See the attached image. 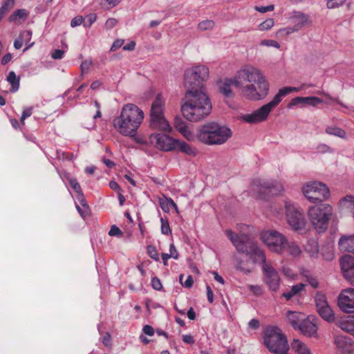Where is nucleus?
<instances>
[{"mask_svg":"<svg viewBox=\"0 0 354 354\" xmlns=\"http://www.w3.org/2000/svg\"><path fill=\"white\" fill-rule=\"evenodd\" d=\"M334 344L342 354H351L353 352V341L348 336L337 335L335 338Z\"/></svg>","mask_w":354,"mask_h":354,"instance_id":"18","label":"nucleus"},{"mask_svg":"<svg viewBox=\"0 0 354 354\" xmlns=\"http://www.w3.org/2000/svg\"><path fill=\"white\" fill-rule=\"evenodd\" d=\"M151 286L153 288L156 290H160L162 288L160 280L157 277H154L152 278Z\"/></svg>","mask_w":354,"mask_h":354,"instance_id":"47","label":"nucleus"},{"mask_svg":"<svg viewBox=\"0 0 354 354\" xmlns=\"http://www.w3.org/2000/svg\"><path fill=\"white\" fill-rule=\"evenodd\" d=\"M274 8V5H269L268 6H256L254 8L255 10L261 13H266L269 11H272Z\"/></svg>","mask_w":354,"mask_h":354,"instance_id":"49","label":"nucleus"},{"mask_svg":"<svg viewBox=\"0 0 354 354\" xmlns=\"http://www.w3.org/2000/svg\"><path fill=\"white\" fill-rule=\"evenodd\" d=\"M264 344L275 354H288L290 349L286 337L277 326H268L264 331Z\"/></svg>","mask_w":354,"mask_h":354,"instance_id":"7","label":"nucleus"},{"mask_svg":"<svg viewBox=\"0 0 354 354\" xmlns=\"http://www.w3.org/2000/svg\"><path fill=\"white\" fill-rule=\"evenodd\" d=\"M306 281L313 288H317L319 287V282L315 277L313 276H306Z\"/></svg>","mask_w":354,"mask_h":354,"instance_id":"54","label":"nucleus"},{"mask_svg":"<svg viewBox=\"0 0 354 354\" xmlns=\"http://www.w3.org/2000/svg\"><path fill=\"white\" fill-rule=\"evenodd\" d=\"M339 207L342 209H349L354 218V196L347 195L339 200Z\"/></svg>","mask_w":354,"mask_h":354,"instance_id":"25","label":"nucleus"},{"mask_svg":"<svg viewBox=\"0 0 354 354\" xmlns=\"http://www.w3.org/2000/svg\"><path fill=\"white\" fill-rule=\"evenodd\" d=\"M285 251H287L290 254L297 257L301 253L299 247L294 242H288L286 241Z\"/></svg>","mask_w":354,"mask_h":354,"instance_id":"33","label":"nucleus"},{"mask_svg":"<svg viewBox=\"0 0 354 354\" xmlns=\"http://www.w3.org/2000/svg\"><path fill=\"white\" fill-rule=\"evenodd\" d=\"M287 317L292 326L297 328L300 324L299 315L296 312L288 311Z\"/></svg>","mask_w":354,"mask_h":354,"instance_id":"35","label":"nucleus"},{"mask_svg":"<svg viewBox=\"0 0 354 354\" xmlns=\"http://www.w3.org/2000/svg\"><path fill=\"white\" fill-rule=\"evenodd\" d=\"M16 0H6L0 8V17L3 18L4 15L10 10L15 6Z\"/></svg>","mask_w":354,"mask_h":354,"instance_id":"36","label":"nucleus"},{"mask_svg":"<svg viewBox=\"0 0 354 354\" xmlns=\"http://www.w3.org/2000/svg\"><path fill=\"white\" fill-rule=\"evenodd\" d=\"M122 0H102L100 5L106 10H109L116 6Z\"/></svg>","mask_w":354,"mask_h":354,"instance_id":"39","label":"nucleus"},{"mask_svg":"<svg viewBox=\"0 0 354 354\" xmlns=\"http://www.w3.org/2000/svg\"><path fill=\"white\" fill-rule=\"evenodd\" d=\"M182 338L183 341L186 344H194L195 342L193 336L191 335H183Z\"/></svg>","mask_w":354,"mask_h":354,"instance_id":"59","label":"nucleus"},{"mask_svg":"<svg viewBox=\"0 0 354 354\" xmlns=\"http://www.w3.org/2000/svg\"><path fill=\"white\" fill-rule=\"evenodd\" d=\"M117 23L118 21L115 19L109 18L106 20L105 23V28L109 30L112 29L116 26Z\"/></svg>","mask_w":354,"mask_h":354,"instance_id":"55","label":"nucleus"},{"mask_svg":"<svg viewBox=\"0 0 354 354\" xmlns=\"http://www.w3.org/2000/svg\"><path fill=\"white\" fill-rule=\"evenodd\" d=\"M248 326L251 329L257 330L260 326V322L257 319H252L249 322Z\"/></svg>","mask_w":354,"mask_h":354,"instance_id":"57","label":"nucleus"},{"mask_svg":"<svg viewBox=\"0 0 354 354\" xmlns=\"http://www.w3.org/2000/svg\"><path fill=\"white\" fill-rule=\"evenodd\" d=\"M338 306L345 313H354V288H347L341 292L338 297Z\"/></svg>","mask_w":354,"mask_h":354,"instance_id":"16","label":"nucleus"},{"mask_svg":"<svg viewBox=\"0 0 354 354\" xmlns=\"http://www.w3.org/2000/svg\"><path fill=\"white\" fill-rule=\"evenodd\" d=\"M183 277H184L183 274H180L179 276V281H180V283L182 284V286H183L184 287L187 288H191L194 283V280H193L192 276L189 275L185 282H183Z\"/></svg>","mask_w":354,"mask_h":354,"instance_id":"42","label":"nucleus"},{"mask_svg":"<svg viewBox=\"0 0 354 354\" xmlns=\"http://www.w3.org/2000/svg\"><path fill=\"white\" fill-rule=\"evenodd\" d=\"M261 187L268 191L272 195H277L283 191V186L276 181H262L259 183Z\"/></svg>","mask_w":354,"mask_h":354,"instance_id":"23","label":"nucleus"},{"mask_svg":"<svg viewBox=\"0 0 354 354\" xmlns=\"http://www.w3.org/2000/svg\"><path fill=\"white\" fill-rule=\"evenodd\" d=\"M274 24V19L272 18L267 19L259 26L260 30H267L270 29Z\"/></svg>","mask_w":354,"mask_h":354,"instance_id":"40","label":"nucleus"},{"mask_svg":"<svg viewBox=\"0 0 354 354\" xmlns=\"http://www.w3.org/2000/svg\"><path fill=\"white\" fill-rule=\"evenodd\" d=\"M144 120V112L134 104H127L113 124L117 131L124 136L135 137Z\"/></svg>","mask_w":354,"mask_h":354,"instance_id":"3","label":"nucleus"},{"mask_svg":"<svg viewBox=\"0 0 354 354\" xmlns=\"http://www.w3.org/2000/svg\"><path fill=\"white\" fill-rule=\"evenodd\" d=\"M232 84L240 88L244 96L252 100L264 98L269 89V84L264 76L253 66H246L240 70L233 80H225L219 86V91L227 97H232Z\"/></svg>","mask_w":354,"mask_h":354,"instance_id":"2","label":"nucleus"},{"mask_svg":"<svg viewBox=\"0 0 354 354\" xmlns=\"http://www.w3.org/2000/svg\"><path fill=\"white\" fill-rule=\"evenodd\" d=\"M163 106L162 100L157 97L152 103L150 110V126L155 129L169 132L171 128L164 117Z\"/></svg>","mask_w":354,"mask_h":354,"instance_id":"9","label":"nucleus"},{"mask_svg":"<svg viewBox=\"0 0 354 354\" xmlns=\"http://www.w3.org/2000/svg\"><path fill=\"white\" fill-rule=\"evenodd\" d=\"M333 215V207L326 203L312 206L308 209L309 220L318 233L324 232Z\"/></svg>","mask_w":354,"mask_h":354,"instance_id":"8","label":"nucleus"},{"mask_svg":"<svg viewBox=\"0 0 354 354\" xmlns=\"http://www.w3.org/2000/svg\"><path fill=\"white\" fill-rule=\"evenodd\" d=\"M299 91V88L289 86L279 89L272 100L254 111L253 113L243 115V120L248 123H257L265 120L270 112L280 103L283 97L292 91Z\"/></svg>","mask_w":354,"mask_h":354,"instance_id":"6","label":"nucleus"},{"mask_svg":"<svg viewBox=\"0 0 354 354\" xmlns=\"http://www.w3.org/2000/svg\"><path fill=\"white\" fill-rule=\"evenodd\" d=\"M303 193L306 198L311 203H319L327 199L330 196L329 189L320 182H311L303 187Z\"/></svg>","mask_w":354,"mask_h":354,"instance_id":"10","label":"nucleus"},{"mask_svg":"<svg viewBox=\"0 0 354 354\" xmlns=\"http://www.w3.org/2000/svg\"><path fill=\"white\" fill-rule=\"evenodd\" d=\"M151 142L154 144L157 149L169 151L176 149V140L164 133H154L150 136Z\"/></svg>","mask_w":354,"mask_h":354,"instance_id":"15","label":"nucleus"},{"mask_svg":"<svg viewBox=\"0 0 354 354\" xmlns=\"http://www.w3.org/2000/svg\"><path fill=\"white\" fill-rule=\"evenodd\" d=\"M293 19L296 26L299 27V29L301 28V27H303L308 21V16L301 12L296 13L294 15Z\"/></svg>","mask_w":354,"mask_h":354,"instance_id":"34","label":"nucleus"},{"mask_svg":"<svg viewBox=\"0 0 354 354\" xmlns=\"http://www.w3.org/2000/svg\"><path fill=\"white\" fill-rule=\"evenodd\" d=\"M346 0H327L326 6L329 9L339 7L344 3Z\"/></svg>","mask_w":354,"mask_h":354,"instance_id":"43","label":"nucleus"},{"mask_svg":"<svg viewBox=\"0 0 354 354\" xmlns=\"http://www.w3.org/2000/svg\"><path fill=\"white\" fill-rule=\"evenodd\" d=\"M297 328H299L304 335L308 337L315 336L317 330V326L310 320L309 317L304 319Z\"/></svg>","mask_w":354,"mask_h":354,"instance_id":"20","label":"nucleus"},{"mask_svg":"<svg viewBox=\"0 0 354 354\" xmlns=\"http://www.w3.org/2000/svg\"><path fill=\"white\" fill-rule=\"evenodd\" d=\"M84 22V19L82 16H77L72 19L71 21V26L74 28L77 26H80Z\"/></svg>","mask_w":354,"mask_h":354,"instance_id":"52","label":"nucleus"},{"mask_svg":"<svg viewBox=\"0 0 354 354\" xmlns=\"http://www.w3.org/2000/svg\"><path fill=\"white\" fill-rule=\"evenodd\" d=\"M174 125L176 129L187 140L192 139L193 136L192 133L188 130L187 123L180 116L175 117Z\"/></svg>","mask_w":354,"mask_h":354,"instance_id":"21","label":"nucleus"},{"mask_svg":"<svg viewBox=\"0 0 354 354\" xmlns=\"http://www.w3.org/2000/svg\"><path fill=\"white\" fill-rule=\"evenodd\" d=\"M249 289L256 295L261 294V288L259 286L250 285Z\"/></svg>","mask_w":354,"mask_h":354,"instance_id":"64","label":"nucleus"},{"mask_svg":"<svg viewBox=\"0 0 354 354\" xmlns=\"http://www.w3.org/2000/svg\"><path fill=\"white\" fill-rule=\"evenodd\" d=\"M91 64H92V62L91 60H85V61L82 62V63L80 66L82 73H88Z\"/></svg>","mask_w":354,"mask_h":354,"instance_id":"53","label":"nucleus"},{"mask_svg":"<svg viewBox=\"0 0 354 354\" xmlns=\"http://www.w3.org/2000/svg\"><path fill=\"white\" fill-rule=\"evenodd\" d=\"M226 235L230 239L239 252L250 255L254 263L262 266L265 263H270L266 260L264 252L261 250L254 241L247 234H234L230 230H226Z\"/></svg>","mask_w":354,"mask_h":354,"instance_id":"4","label":"nucleus"},{"mask_svg":"<svg viewBox=\"0 0 354 354\" xmlns=\"http://www.w3.org/2000/svg\"><path fill=\"white\" fill-rule=\"evenodd\" d=\"M123 43H124L123 39H116L113 42V45L111 48V50L113 51V50H115L116 49L120 48L122 46Z\"/></svg>","mask_w":354,"mask_h":354,"instance_id":"61","label":"nucleus"},{"mask_svg":"<svg viewBox=\"0 0 354 354\" xmlns=\"http://www.w3.org/2000/svg\"><path fill=\"white\" fill-rule=\"evenodd\" d=\"M208 77L209 69L204 65L195 66L185 71L186 92L180 110L183 115L189 121H199L212 111V103L204 85Z\"/></svg>","mask_w":354,"mask_h":354,"instance_id":"1","label":"nucleus"},{"mask_svg":"<svg viewBox=\"0 0 354 354\" xmlns=\"http://www.w3.org/2000/svg\"><path fill=\"white\" fill-rule=\"evenodd\" d=\"M299 30V27H297V26H296V25H295L294 27H287V28L281 29V30H279V32L282 33L283 35H288L292 32H297Z\"/></svg>","mask_w":354,"mask_h":354,"instance_id":"46","label":"nucleus"},{"mask_svg":"<svg viewBox=\"0 0 354 354\" xmlns=\"http://www.w3.org/2000/svg\"><path fill=\"white\" fill-rule=\"evenodd\" d=\"M69 184L71 186V187L74 189V191L77 193V199L80 201V204L84 207V209H86V212H87L88 210V205L86 203V199L84 198V196L82 193L81 187L77 182L76 178H70L68 180Z\"/></svg>","mask_w":354,"mask_h":354,"instance_id":"24","label":"nucleus"},{"mask_svg":"<svg viewBox=\"0 0 354 354\" xmlns=\"http://www.w3.org/2000/svg\"><path fill=\"white\" fill-rule=\"evenodd\" d=\"M286 219L288 225L295 231L305 227L306 221L304 214L290 202L285 204Z\"/></svg>","mask_w":354,"mask_h":354,"instance_id":"12","label":"nucleus"},{"mask_svg":"<svg viewBox=\"0 0 354 354\" xmlns=\"http://www.w3.org/2000/svg\"><path fill=\"white\" fill-rule=\"evenodd\" d=\"M142 331L145 335H147L149 336H152L154 334L153 328L149 325L144 326Z\"/></svg>","mask_w":354,"mask_h":354,"instance_id":"58","label":"nucleus"},{"mask_svg":"<svg viewBox=\"0 0 354 354\" xmlns=\"http://www.w3.org/2000/svg\"><path fill=\"white\" fill-rule=\"evenodd\" d=\"M314 301L318 315L324 320L333 322L335 319V315L327 301L326 296L321 292H317L314 297Z\"/></svg>","mask_w":354,"mask_h":354,"instance_id":"13","label":"nucleus"},{"mask_svg":"<svg viewBox=\"0 0 354 354\" xmlns=\"http://www.w3.org/2000/svg\"><path fill=\"white\" fill-rule=\"evenodd\" d=\"M147 250V254L151 259L155 261L159 260V254L153 245H148Z\"/></svg>","mask_w":354,"mask_h":354,"instance_id":"41","label":"nucleus"},{"mask_svg":"<svg viewBox=\"0 0 354 354\" xmlns=\"http://www.w3.org/2000/svg\"><path fill=\"white\" fill-rule=\"evenodd\" d=\"M261 45L266 46H273L275 48H279V44L277 41L272 39H264L261 41Z\"/></svg>","mask_w":354,"mask_h":354,"instance_id":"48","label":"nucleus"},{"mask_svg":"<svg viewBox=\"0 0 354 354\" xmlns=\"http://www.w3.org/2000/svg\"><path fill=\"white\" fill-rule=\"evenodd\" d=\"M207 289V297L208 301L212 304L214 301V293L209 286H206Z\"/></svg>","mask_w":354,"mask_h":354,"instance_id":"62","label":"nucleus"},{"mask_svg":"<svg viewBox=\"0 0 354 354\" xmlns=\"http://www.w3.org/2000/svg\"><path fill=\"white\" fill-rule=\"evenodd\" d=\"M339 263L344 278L354 286V257L344 255L340 259Z\"/></svg>","mask_w":354,"mask_h":354,"instance_id":"17","label":"nucleus"},{"mask_svg":"<svg viewBox=\"0 0 354 354\" xmlns=\"http://www.w3.org/2000/svg\"><path fill=\"white\" fill-rule=\"evenodd\" d=\"M232 136L231 129L215 122H207L199 127L198 139L208 145H220L225 143Z\"/></svg>","mask_w":354,"mask_h":354,"instance_id":"5","label":"nucleus"},{"mask_svg":"<svg viewBox=\"0 0 354 354\" xmlns=\"http://www.w3.org/2000/svg\"><path fill=\"white\" fill-rule=\"evenodd\" d=\"M28 11L26 9H18L15 10L8 18L10 22L21 24L28 16Z\"/></svg>","mask_w":354,"mask_h":354,"instance_id":"27","label":"nucleus"},{"mask_svg":"<svg viewBox=\"0 0 354 354\" xmlns=\"http://www.w3.org/2000/svg\"><path fill=\"white\" fill-rule=\"evenodd\" d=\"M339 328L353 335H354V315L348 316L346 319L338 322Z\"/></svg>","mask_w":354,"mask_h":354,"instance_id":"26","label":"nucleus"},{"mask_svg":"<svg viewBox=\"0 0 354 354\" xmlns=\"http://www.w3.org/2000/svg\"><path fill=\"white\" fill-rule=\"evenodd\" d=\"M305 344L299 339H294L291 344L292 348L297 353Z\"/></svg>","mask_w":354,"mask_h":354,"instance_id":"45","label":"nucleus"},{"mask_svg":"<svg viewBox=\"0 0 354 354\" xmlns=\"http://www.w3.org/2000/svg\"><path fill=\"white\" fill-rule=\"evenodd\" d=\"M64 54V50L60 49H56L52 53L51 56L54 59H60L63 57Z\"/></svg>","mask_w":354,"mask_h":354,"instance_id":"56","label":"nucleus"},{"mask_svg":"<svg viewBox=\"0 0 354 354\" xmlns=\"http://www.w3.org/2000/svg\"><path fill=\"white\" fill-rule=\"evenodd\" d=\"M323 257L326 261H331L334 258V254L331 250H328L327 252H322V253Z\"/></svg>","mask_w":354,"mask_h":354,"instance_id":"63","label":"nucleus"},{"mask_svg":"<svg viewBox=\"0 0 354 354\" xmlns=\"http://www.w3.org/2000/svg\"><path fill=\"white\" fill-rule=\"evenodd\" d=\"M341 251L354 254V236H344L339 241Z\"/></svg>","mask_w":354,"mask_h":354,"instance_id":"22","label":"nucleus"},{"mask_svg":"<svg viewBox=\"0 0 354 354\" xmlns=\"http://www.w3.org/2000/svg\"><path fill=\"white\" fill-rule=\"evenodd\" d=\"M261 239L271 251L278 254H281L285 251L286 239L279 232L266 231L261 234Z\"/></svg>","mask_w":354,"mask_h":354,"instance_id":"11","label":"nucleus"},{"mask_svg":"<svg viewBox=\"0 0 354 354\" xmlns=\"http://www.w3.org/2000/svg\"><path fill=\"white\" fill-rule=\"evenodd\" d=\"M234 268L242 272L249 274L251 272V270L244 266V262L243 259L239 257L236 254L233 255Z\"/></svg>","mask_w":354,"mask_h":354,"instance_id":"32","label":"nucleus"},{"mask_svg":"<svg viewBox=\"0 0 354 354\" xmlns=\"http://www.w3.org/2000/svg\"><path fill=\"white\" fill-rule=\"evenodd\" d=\"M161 223V232L162 234L169 235L171 234V230L169 225V222L167 219H165L164 218H160Z\"/></svg>","mask_w":354,"mask_h":354,"instance_id":"38","label":"nucleus"},{"mask_svg":"<svg viewBox=\"0 0 354 354\" xmlns=\"http://www.w3.org/2000/svg\"><path fill=\"white\" fill-rule=\"evenodd\" d=\"M177 147L179 148L180 151L189 156H195L196 155V149L184 141H179L176 140V147Z\"/></svg>","mask_w":354,"mask_h":354,"instance_id":"28","label":"nucleus"},{"mask_svg":"<svg viewBox=\"0 0 354 354\" xmlns=\"http://www.w3.org/2000/svg\"><path fill=\"white\" fill-rule=\"evenodd\" d=\"M122 232L118 227H117L115 225H113L111 227V229L109 232V236H119V235H122Z\"/></svg>","mask_w":354,"mask_h":354,"instance_id":"51","label":"nucleus"},{"mask_svg":"<svg viewBox=\"0 0 354 354\" xmlns=\"http://www.w3.org/2000/svg\"><path fill=\"white\" fill-rule=\"evenodd\" d=\"M96 19L97 16L95 14L88 15L85 18V21H84V26L85 27H90L96 21Z\"/></svg>","mask_w":354,"mask_h":354,"instance_id":"44","label":"nucleus"},{"mask_svg":"<svg viewBox=\"0 0 354 354\" xmlns=\"http://www.w3.org/2000/svg\"><path fill=\"white\" fill-rule=\"evenodd\" d=\"M263 281L272 292H277L279 287L280 277L277 270L273 267L272 263H265L262 265Z\"/></svg>","mask_w":354,"mask_h":354,"instance_id":"14","label":"nucleus"},{"mask_svg":"<svg viewBox=\"0 0 354 354\" xmlns=\"http://www.w3.org/2000/svg\"><path fill=\"white\" fill-rule=\"evenodd\" d=\"M20 37L21 38H23L24 39H25L26 40V42H28L31 39L32 31L30 30H26V31H24L23 32H21L20 33Z\"/></svg>","mask_w":354,"mask_h":354,"instance_id":"60","label":"nucleus"},{"mask_svg":"<svg viewBox=\"0 0 354 354\" xmlns=\"http://www.w3.org/2000/svg\"><path fill=\"white\" fill-rule=\"evenodd\" d=\"M32 113V107L26 108L22 113V115L20 118V121L22 124H24L26 118L30 117Z\"/></svg>","mask_w":354,"mask_h":354,"instance_id":"50","label":"nucleus"},{"mask_svg":"<svg viewBox=\"0 0 354 354\" xmlns=\"http://www.w3.org/2000/svg\"><path fill=\"white\" fill-rule=\"evenodd\" d=\"M305 285L299 283L292 286L290 291L283 292L282 297H285L286 300H290L293 296L299 294L301 290H304Z\"/></svg>","mask_w":354,"mask_h":354,"instance_id":"31","label":"nucleus"},{"mask_svg":"<svg viewBox=\"0 0 354 354\" xmlns=\"http://www.w3.org/2000/svg\"><path fill=\"white\" fill-rule=\"evenodd\" d=\"M6 80L11 85L10 92L15 93L17 91L19 88V77H17L14 71H10Z\"/></svg>","mask_w":354,"mask_h":354,"instance_id":"29","label":"nucleus"},{"mask_svg":"<svg viewBox=\"0 0 354 354\" xmlns=\"http://www.w3.org/2000/svg\"><path fill=\"white\" fill-rule=\"evenodd\" d=\"M325 131L327 134L333 135L343 139H346V131L339 127L335 126H328L326 128Z\"/></svg>","mask_w":354,"mask_h":354,"instance_id":"30","label":"nucleus"},{"mask_svg":"<svg viewBox=\"0 0 354 354\" xmlns=\"http://www.w3.org/2000/svg\"><path fill=\"white\" fill-rule=\"evenodd\" d=\"M322 102V100L317 97H296L293 98L288 104V108L290 109L292 106L302 104V105H311L315 106Z\"/></svg>","mask_w":354,"mask_h":354,"instance_id":"19","label":"nucleus"},{"mask_svg":"<svg viewBox=\"0 0 354 354\" xmlns=\"http://www.w3.org/2000/svg\"><path fill=\"white\" fill-rule=\"evenodd\" d=\"M215 23L212 20H205L200 22L198 25L199 30L204 31L211 30L214 28Z\"/></svg>","mask_w":354,"mask_h":354,"instance_id":"37","label":"nucleus"}]
</instances>
